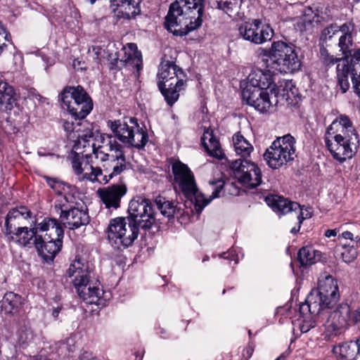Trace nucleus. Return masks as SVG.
Listing matches in <instances>:
<instances>
[{
	"label": "nucleus",
	"mask_w": 360,
	"mask_h": 360,
	"mask_svg": "<svg viewBox=\"0 0 360 360\" xmlns=\"http://www.w3.org/2000/svg\"><path fill=\"white\" fill-rule=\"evenodd\" d=\"M101 143L96 148L92 143L91 148L96 158L103 162V169L96 167L97 182L105 184L127 169V160L124 146L113 136H103Z\"/></svg>",
	"instance_id": "obj_3"
},
{
	"label": "nucleus",
	"mask_w": 360,
	"mask_h": 360,
	"mask_svg": "<svg viewBox=\"0 0 360 360\" xmlns=\"http://www.w3.org/2000/svg\"><path fill=\"white\" fill-rule=\"evenodd\" d=\"M350 56L352 58L349 62L344 60L337 65L338 84L342 93H345L349 88L348 70H352L355 65L360 66V49Z\"/></svg>",
	"instance_id": "obj_25"
},
{
	"label": "nucleus",
	"mask_w": 360,
	"mask_h": 360,
	"mask_svg": "<svg viewBox=\"0 0 360 360\" xmlns=\"http://www.w3.org/2000/svg\"><path fill=\"white\" fill-rule=\"evenodd\" d=\"M107 125L114 133L115 137L127 147L137 149L143 148L148 141L145 127H141L136 118L108 120Z\"/></svg>",
	"instance_id": "obj_9"
},
{
	"label": "nucleus",
	"mask_w": 360,
	"mask_h": 360,
	"mask_svg": "<svg viewBox=\"0 0 360 360\" xmlns=\"http://www.w3.org/2000/svg\"><path fill=\"white\" fill-rule=\"evenodd\" d=\"M76 63H77L78 64H79V61H78V60H74L73 66H74V68H76Z\"/></svg>",
	"instance_id": "obj_59"
},
{
	"label": "nucleus",
	"mask_w": 360,
	"mask_h": 360,
	"mask_svg": "<svg viewBox=\"0 0 360 360\" xmlns=\"http://www.w3.org/2000/svg\"><path fill=\"white\" fill-rule=\"evenodd\" d=\"M32 338V333L30 330L22 332L20 335V341L24 344L30 342Z\"/></svg>",
	"instance_id": "obj_50"
},
{
	"label": "nucleus",
	"mask_w": 360,
	"mask_h": 360,
	"mask_svg": "<svg viewBox=\"0 0 360 360\" xmlns=\"http://www.w3.org/2000/svg\"><path fill=\"white\" fill-rule=\"evenodd\" d=\"M233 143L236 155L240 156L242 160H246L253 151L252 144L240 133L234 134Z\"/></svg>",
	"instance_id": "obj_37"
},
{
	"label": "nucleus",
	"mask_w": 360,
	"mask_h": 360,
	"mask_svg": "<svg viewBox=\"0 0 360 360\" xmlns=\"http://www.w3.org/2000/svg\"><path fill=\"white\" fill-rule=\"evenodd\" d=\"M319 58L321 62L328 67L333 65L335 63H338V65L342 63V61L344 60L340 58H335L333 55L330 54L328 51L324 47H321L320 49Z\"/></svg>",
	"instance_id": "obj_42"
},
{
	"label": "nucleus",
	"mask_w": 360,
	"mask_h": 360,
	"mask_svg": "<svg viewBox=\"0 0 360 360\" xmlns=\"http://www.w3.org/2000/svg\"><path fill=\"white\" fill-rule=\"evenodd\" d=\"M339 232V230L335 229H328L325 232V236L327 238H330L332 236H335L337 233Z\"/></svg>",
	"instance_id": "obj_53"
},
{
	"label": "nucleus",
	"mask_w": 360,
	"mask_h": 360,
	"mask_svg": "<svg viewBox=\"0 0 360 360\" xmlns=\"http://www.w3.org/2000/svg\"><path fill=\"white\" fill-rule=\"evenodd\" d=\"M204 0H176L165 18V28L176 36H184L202 25Z\"/></svg>",
	"instance_id": "obj_2"
},
{
	"label": "nucleus",
	"mask_w": 360,
	"mask_h": 360,
	"mask_svg": "<svg viewBox=\"0 0 360 360\" xmlns=\"http://www.w3.org/2000/svg\"><path fill=\"white\" fill-rule=\"evenodd\" d=\"M127 212V221L138 224L141 229H149L155 221V212L148 199L137 197L131 200Z\"/></svg>",
	"instance_id": "obj_13"
},
{
	"label": "nucleus",
	"mask_w": 360,
	"mask_h": 360,
	"mask_svg": "<svg viewBox=\"0 0 360 360\" xmlns=\"http://www.w3.org/2000/svg\"><path fill=\"white\" fill-rule=\"evenodd\" d=\"M67 274L73 278L72 282L79 297L87 304H101L103 290L98 281L92 278L88 265L80 259H75L70 265Z\"/></svg>",
	"instance_id": "obj_6"
},
{
	"label": "nucleus",
	"mask_w": 360,
	"mask_h": 360,
	"mask_svg": "<svg viewBox=\"0 0 360 360\" xmlns=\"http://www.w3.org/2000/svg\"><path fill=\"white\" fill-rule=\"evenodd\" d=\"M8 34L6 33V30L1 23V22H0V42H1L3 39L8 40ZM3 45H4V43H0V53L2 51Z\"/></svg>",
	"instance_id": "obj_49"
},
{
	"label": "nucleus",
	"mask_w": 360,
	"mask_h": 360,
	"mask_svg": "<svg viewBox=\"0 0 360 360\" xmlns=\"http://www.w3.org/2000/svg\"><path fill=\"white\" fill-rule=\"evenodd\" d=\"M333 353L338 360H355L360 354V336L356 341L340 343L333 347Z\"/></svg>",
	"instance_id": "obj_28"
},
{
	"label": "nucleus",
	"mask_w": 360,
	"mask_h": 360,
	"mask_svg": "<svg viewBox=\"0 0 360 360\" xmlns=\"http://www.w3.org/2000/svg\"><path fill=\"white\" fill-rule=\"evenodd\" d=\"M248 334H249L250 336L251 335V330H249Z\"/></svg>",
	"instance_id": "obj_62"
},
{
	"label": "nucleus",
	"mask_w": 360,
	"mask_h": 360,
	"mask_svg": "<svg viewBox=\"0 0 360 360\" xmlns=\"http://www.w3.org/2000/svg\"><path fill=\"white\" fill-rule=\"evenodd\" d=\"M155 203L161 214L169 219L174 217L179 212V209L172 202L167 200L164 197H157Z\"/></svg>",
	"instance_id": "obj_40"
},
{
	"label": "nucleus",
	"mask_w": 360,
	"mask_h": 360,
	"mask_svg": "<svg viewBox=\"0 0 360 360\" xmlns=\"http://www.w3.org/2000/svg\"><path fill=\"white\" fill-rule=\"evenodd\" d=\"M72 167L75 173L79 176V179H86L93 183L97 182L96 167L90 165L87 160L83 159L81 161L78 158H74L72 160Z\"/></svg>",
	"instance_id": "obj_32"
},
{
	"label": "nucleus",
	"mask_w": 360,
	"mask_h": 360,
	"mask_svg": "<svg viewBox=\"0 0 360 360\" xmlns=\"http://www.w3.org/2000/svg\"><path fill=\"white\" fill-rule=\"evenodd\" d=\"M243 0H213L216 8L222 11L230 17L239 15Z\"/></svg>",
	"instance_id": "obj_36"
},
{
	"label": "nucleus",
	"mask_w": 360,
	"mask_h": 360,
	"mask_svg": "<svg viewBox=\"0 0 360 360\" xmlns=\"http://www.w3.org/2000/svg\"><path fill=\"white\" fill-rule=\"evenodd\" d=\"M33 360H51V359H47L46 357L41 356L35 357Z\"/></svg>",
	"instance_id": "obj_57"
},
{
	"label": "nucleus",
	"mask_w": 360,
	"mask_h": 360,
	"mask_svg": "<svg viewBox=\"0 0 360 360\" xmlns=\"http://www.w3.org/2000/svg\"><path fill=\"white\" fill-rule=\"evenodd\" d=\"M341 25L331 24L323 30L321 37L323 38L324 40H331L334 35L338 32H341Z\"/></svg>",
	"instance_id": "obj_45"
},
{
	"label": "nucleus",
	"mask_w": 360,
	"mask_h": 360,
	"mask_svg": "<svg viewBox=\"0 0 360 360\" xmlns=\"http://www.w3.org/2000/svg\"><path fill=\"white\" fill-rule=\"evenodd\" d=\"M357 247L356 244L345 243L340 248V252L343 262L350 263L357 256Z\"/></svg>",
	"instance_id": "obj_41"
},
{
	"label": "nucleus",
	"mask_w": 360,
	"mask_h": 360,
	"mask_svg": "<svg viewBox=\"0 0 360 360\" xmlns=\"http://www.w3.org/2000/svg\"><path fill=\"white\" fill-rule=\"evenodd\" d=\"M341 34L339 37L338 46L340 51L347 56L352 54L354 44V36L356 34V26L352 20L341 25Z\"/></svg>",
	"instance_id": "obj_27"
},
{
	"label": "nucleus",
	"mask_w": 360,
	"mask_h": 360,
	"mask_svg": "<svg viewBox=\"0 0 360 360\" xmlns=\"http://www.w3.org/2000/svg\"><path fill=\"white\" fill-rule=\"evenodd\" d=\"M138 224L127 221L125 217L112 219L108 226V239L117 248H125L131 245L139 235Z\"/></svg>",
	"instance_id": "obj_12"
},
{
	"label": "nucleus",
	"mask_w": 360,
	"mask_h": 360,
	"mask_svg": "<svg viewBox=\"0 0 360 360\" xmlns=\"http://www.w3.org/2000/svg\"><path fill=\"white\" fill-rule=\"evenodd\" d=\"M262 56L263 62L272 72H294L301 66L295 46L283 41H274L270 49H262Z\"/></svg>",
	"instance_id": "obj_5"
},
{
	"label": "nucleus",
	"mask_w": 360,
	"mask_h": 360,
	"mask_svg": "<svg viewBox=\"0 0 360 360\" xmlns=\"http://www.w3.org/2000/svg\"><path fill=\"white\" fill-rule=\"evenodd\" d=\"M58 223L65 228L70 230L77 229L86 226L90 221L87 209L75 207L67 208L65 205L60 207Z\"/></svg>",
	"instance_id": "obj_18"
},
{
	"label": "nucleus",
	"mask_w": 360,
	"mask_h": 360,
	"mask_svg": "<svg viewBox=\"0 0 360 360\" xmlns=\"http://www.w3.org/2000/svg\"><path fill=\"white\" fill-rule=\"evenodd\" d=\"M185 75L181 68L174 62L165 60L160 64L157 75L158 86L167 103L172 106L184 89Z\"/></svg>",
	"instance_id": "obj_8"
},
{
	"label": "nucleus",
	"mask_w": 360,
	"mask_h": 360,
	"mask_svg": "<svg viewBox=\"0 0 360 360\" xmlns=\"http://www.w3.org/2000/svg\"><path fill=\"white\" fill-rule=\"evenodd\" d=\"M321 257V252L311 246L301 248L298 252V259L302 266L311 265L316 263Z\"/></svg>",
	"instance_id": "obj_39"
},
{
	"label": "nucleus",
	"mask_w": 360,
	"mask_h": 360,
	"mask_svg": "<svg viewBox=\"0 0 360 360\" xmlns=\"http://www.w3.org/2000/svg\"><path fill=\"white\" fill-rule=\"evenodd\" d=\"M40 231L47 232L43 237H37L33 245L37 249L39 255L43 259L49 263L53 260L56 255L60 251L63 245V238L64 231L56 219L45 218L38 224Z\"/></svg>",
	"instance_id": "obj_7"
},
{
	"label": "nucleus",
	"mask_w": 360,
	"mask_h": 360,
	"mask_svg": "<svg viewBox=\"0 0 360 360\" xmlns=\"http://www.w3.org/2000/svg\"><path fill=\"white\" fill-rule=\"evenodd\" d=\"M295 140L290 134L277 138L266 150L264 158L272 169H278L295 157Z\"/></svg>",
	"instance_id": "obj_11"
},
{
	"label": "nucleus",
	"mask_w": 360,
	"mask_h": 360,
	"mask_svg": "<svg viewBox=\"0 0 360 360\" xmlns=\"http://www.w3.org/2000/svg\"><path fill=\"white\" fill-rule=\"evenodd\" d=\"M60 97L62 108L75 120L84 119L93 109L91 98L81 86L65 87Z\"/></svg>",
	"instance_id": "obj_10"
},
{
	"label": "nucleus",
	"mask_w": 360,
	"mask_h": 360,
	"mask_svg": "<svg viewBox=\"0 0 360 360\" xmlns=\"http://www.w3.org/2000/svg\"><path fill=\"white\" fill-rule=\"evenodd\" d=\"M76 360H98L94 354L89 352H82L80 356Z\"/></svg>",
	"instance_id": "obj_51"
},
{
	"label": "nucleus",
	"mask_w": 360,
	"mask_h": 360,
	"mask_svg": "<svg viewBox=\"0 0 360 360\" xmlns=\"http://www.w3.org/2000/svg\"><path fill=\"white\" fill-rule=\"evenodd\" d=\"M276 360H281V357L277 358Z\"/></svg>",
	"instance_id": "obj_63"
},
{
	"label": "nucleus",
	"mask_w": 360,
	"mask_h": 360,
	"mask_svg": "<svg viewBox=\"0 0 360 360\" xmlns=\"http://www.w3.org/2000/svg\"><path fill=\"white\" fill-rule=\"evenodd\" d=\"M39 231H40L38 228V224L35 227L30 229L26 226H18L13 236L14 240L16 239L21 245L28 246L33 244L37 237H41V235L38 234Z\"/></svg>",
	"instance_id": "obj_34"
},
{
	"label": "nucleus",
	"mask_w": 360,
	"mask_h": 360,
	"mask_svg": "<svg viewBox=\"0 0 360 360\" xmlns=\"http://www.w3.org/2000/svg\"><path fill=\"white\" fill-rule=\"evenodd\" d=\"M340 238L349 240L348 243L356 244V246H359L360 245V237L356 236L354 238L353 233L350 231H344L341 235L338 236V238Z\"/></svg>",
	"instance_id": "obj_48"
},
{
	"label": "nucleus",
	"mask_w": 360,
	"mask_h": 360,
	"mask_svg": "<svg viewBox=\"0 0 360 360\" xmlns=\"http://www.w3.org/2000/svg\"><path fill=\"white\" fill-rule=\"evenodd\" d=\"M253 352V348L250 346L248 347L246 349L243 350V356L244 358L248 360L249 358L251 357Z\"/></svg>",
	"instance_id": "obj_52"
},
{
	"label": "nucleus",
	"mask_w": 360,
	"mask_h": 360,
	"mask_svg": "<svg viewBox=\"0 0 360 360\" xmlns=\"http://www.w3.org/2000/svg\"><path fill=\"white\" fill-rule=\"evenodd\" d=\"M325 143L333 158L342 164L356 153L359 135L349 118L345 115L337 117L328 127Z\"/></svg>",
	"instance_id": "obj_1"
},
{
	"label": "nucleus",
	"mask_w": 360,
	"mask_h": 360,
	"mask_svg": "<svg viewBox=\"0 0 360 360\" xmlns=\"http://www.w3.org/2000/svg\"><path fill=\"white\" fill-rule=\"evenodd\" d=\"M277 74L268 70L265 65V69L252 70L248 77V81L245 88L248 89H259V90L270 91L271 94H276V84L274 76Z\"/></svg>",
	"instance_id": "obj_19"
},
{
	"label": "nucleus",
	"mask_w": 360,
	"mask_h": 360,
	"mask_svg": "<svg viewBox=\"0 0 360 360\" xmlns=\"http://www.w3.org/2000/svg\"><path fill=\"white\" fill-rule=\"evenodd\" d=\"M61 310V307H56V308H54L52 311V316L54 317V318H57L58 316V314L60 313Z\"/></svg>",
	"instance_id": "obj_55"
},
{
	"label": "nucleus",
	"mask_w": 360,
	"mask_h": 360,
	"mask_svg": "<svg viewBox=\"0 0 360 360\" xmlns=\"http://www.w3.org/2000/svg\"><path fill=\"white\" fill-rule=\"evenodd\" d=\"M201 141L203 147L210 155L216 158L221 155L219 142L214 136L212 129L205 127Z\"/></svg>",
	"instance_id": "obj_35"
},
{
	"label": "nucleus",
	"mask_w": 360,
	"mask_h": 360,
	"mask_svg": "<svg viewBox=\"0 0 360 360\" xmlns=\"http://www.w3.org/2000/svg\"><path fill=\"white\" fill-rule=\"evenodd\" d=\"M311 291L330 294L332 298L335 297V295H340L338 282L330 275L321 277L319 279L318 288L312 290Z\"/></svg>",
	"instance_id": "obj_38"
},
{
	"label": "nucleus",
	"mask_w": 360,
	"mask_h": 360,
	"mask_svg": "<svg viewBox=\"0 0 360 360\" xmlns=\"http://www.w3.org/2000/svg\"><path fill=\"white\" fill-rule=\"evenodd\" d=\"M22 303L20 295L13 292H6L0 302L1 312L4 314H17Z\"/></svg>",
	"instance_id": "obj_33"
},
{
	"label": "nucleus",
	"mask_w": 360,
	"mask_h": 360,
	"mask_svg": "<svg viewBox=\"0 0 360 360\" xmlns=\"http://www.w3.org/2000/svg\"><path fill=\"white\" fill-rule=\"evenodd\" d=\"M31 217V212L27 207L20 206L11 209L7 214L5 219V234L11 239L14 240L13 233L18 226L23 224L24 221Z\"/></svg>",
	"instance_id": "obj_22"
},
{
	"label": "nucleus",
	"mask_w": 360,
	"mask_h": 360,
	"mask_svg": "<svg viewBox=\"0 0 360 360\" xmlns=\"http://www.w3.org/2000/svg\"><path fill=\"white\" fill-rule=\"evenodd\" d=\"M240 35L255 44H262L270 41L274 36V30L267 24H262L259 20L245 22L239 27Z\"/></svg>",
	"instance_id": "obj_16"
},
{
	"label": "nucleus",
	"mask_w": 360,
	"mask_h": 360,
	"mask_svg": "<svg viewBox=\"0 0 360 360\" xmlns=\"http://www.w3.org/2000/svg\"><path fill=\"white\" fill-rule=\"evenodd\" d=\"M45 179L48 185L52 188L57 193L61 194L64 189V184L56 179H52L49 176H45Z\"/></svg>",
	"instance_id": "obj_46"
},
{
	"label": "nucleus",
	"mask_w": 360,
	"mask_h": 360,
	"mask_svg": "<svg viewBox=\"0 0 360 360\" xmlns=\"http://www.w3.org/2000/svg\"><path fill=\"white\" fill-rule=\"evenodd\" d=\"M18 105L13 88L7 82L0 80V110L10 113Z\"/></svg>",
	"instance_id": "obj_31"
},
{
	"label": "nucleus",
	"mask_w": 360,
	"mask_h": 360,
	"mask_svg": "<svg viewBox=\"0 0 360 360\" xmlns=\"http://www.w3.org/2000/svg\"><path fill=\"white\" fill-rule=\"evenodd\" d=\"M270 95H271L270 91L259 90V89L255 90L244 88L242 91L243 99L247 104L254 107L260 112H265L272 107Z\"/></svg>",
	"instance_id": "obj_21"
},
{
	"label": "nucleus",
	"mask_w": 360,
	"mask_h": 360,
	"mask_svg": "<svg viewBox=\"0 0 360 360\" xmlns=\"http://www.w3.org/2000/svg\"><path fill=\"white\" fill-rule=\"evenodd\" d=\"M230 167L234 178L246 188H255L262 183L261 170L254 162L238 159L232 161Z\"/></svg>",
	"instance_id": "obj_14"
},
{
	"label": "nucleus",
	"mask_w": 360,
	"mask_h": 360,
	"mask_svg": "<svg viewBox=\"0 0 360 360\" xmlns=\"http://www.w3.org/2000/svg\"><path fill=\"white\" fill-rule=\"evenodd\" d=\"M294 212L297 215L298 224H301L304 219L311 218V212L310 207L303 208L300 205V208L297 210V212Z\"/></svg>",
	"instance_id": "obj_47"
},
{
	"label": "nucleus",
	"mask_w": 360,
	"mask_h": 360,
	"mask_svg": "<svg viewBox=\"0 0 360 360\" xmlns=\"http://www.w3.org/2000/svg\"><path fill=\"white\" fill-rule=\"evenodd\" d=\"M352 70H348V77L351 81L354 92L360 97V66L355 65Z\"/></svg>",
	"instance_id": "obj_43"
},
{
	"label": "nucleus",
	"mask_w": 360,
	"mask_h": 360,
	"mask_svg": "<svg viewBox=\"0 0 360 360\" xmlns=\"http://www.w3.org/2000/svg\"><path fill=\"white\" fill-rule=\"evenodd\" d=\"M207 260H208V257L206 256L205 258H203L202 262H205Z\"/></svg>",
	"instance_id": "obj_60"
},
{
	"label": "nucleus",
	"mask_w": 360,
	"mask_h": 360,
	"mask_svg": "<svg viewBox=\"0 0 360 360\" xmlns=\"http://www.w3.org/2000/svg\"><path fill=\"white\" fill-rule=\"evenodd\" d=\"M127 192V186L121 183L99 188L97 191V194L105 208L117 210L120 207L121 199Z\"/></svg>",
	"instance_id": "obj_20"
},
{
	"label": "nucleus",
	"mask_w": 360,
	"mask_h": 360,
	"mask_svg": "<svg viewBox=\"0 0 360 360\" xmlns=\"http://www.w3.org/2000/svg\"><path fill=\"white\" fill-rule=\"evenodd\" d=\"M350 307L346 303H342L328 315L323 324V335L326 339H330L342 334L349 325Z\"/></svg>",
	"instance_id": "obj_15"
},
{
	"label": "nucleus",
	"mask_w": 360,
	"mask_h": 360,
	"mask_svg": "<svg viewBox=\"0 0 360 360\" xmlns=\"http://www.w3.org/2000/svg\"><path fill=\"white\" fill-rule=\"evenodd\" d=\"M300 226H301V224H298V226L296 228V227H293L291 230H290V232L292 233H297L299 231H300Z\"/></svg>",
	"instance_id": "obj_56"
},
{
	"label": "nucleus",
	"mask_w": 360,
	"mask_h": 360,
	"mask_svg": "<svg viewBox=\"0 0 360 360\" xmlns=\"http://www.w3.org/2000/svg\"><path fill=\"white\" fill-rule=\"evenodd\" d=\"M266 202L274 212L281 214L297 212L300 208V204L280 195L267 196Z\"/></svg>",
	"instance_id": "obj_29"
},
{
	"label": "nucleus",
	"mask_w": 360,
	"mask_h": 360,
	"mask_svg": "<svg viewBox=\"0 0 360 360\" xmlns=\"http://www.w3.org/2000/svg\"><path fill=\"white\" fill-rule=\"evenodd\" d=\"M340 295H335L332 298L330 294L311 291L307 295L305 302L300 305L301 314L310 312L313 314H320L321 311L335 306L338 302Z\"/></svg>",
	"instance_id": "obj_17"
},
{
	"label": "nucleus",
	"mask_w": 360,
	"mask_h": 360,
	"mask_svg": "<svg viewBox=\"0 0 360 360\" xmlns=\"http://www.w3.org/2000/svg\"><path fill=\"white\" fill-rule=\"evenodd\" d=\"M141 2V0H110V7L117 18L129 20L140 14Z\"/></svg>",
	"instance_id": "obj_24"
},
{
	"label": "nucleus",
	"mask_w": 360,
	"mask_h": 360,
	"mask_svg": "<svg viewBox=\"0 0 360 360\" xmlns=\"http://www.w3.org/2000/svg\"><path fill=\"white\" fill-rule=\"evenodd\" d=\"M77 122L75 123L73 121L68 120H63V127L66 132L67 137L72 141L78 140L79 144L83 143V147L86 148V143L91 147L89 142L94 141L93 134L91 131H88L86 133H82L79 128H77L80 126L89 125L86 121L82 120H77Z\"/></svg>",
	"instance_id": "obj_23"
},
{
	"label": "nucleus",
	"mask_w": 360,
	"mask_h": 360,
	"mask_svg": "<svg viewBox=\"0 0 360 360\" xmlns=\"http://www.w3.org/2000/svg\"><path fill=\"white\" fill-rule=\"evenodd\" d=\"M14 59L15 60V63L16 64L18 63V66L19 68H20L22 64V56H20L19 54H15V55H14Z\"/></svg>",
	"instance_id": "obj_54"
},
{
	"label": "nucleus",
	"mask_w": 360,
	"mask_h": 360,
	"mask_svg": "<svg viewBox=\"0 0 360 360\" xmlns=\"http://www.w3.org/2000/svg\"><path fill=\"white\" fill-rule=\"evenodd\" d=\"M121 61L124 62L125 65L129 68L136 70V77L139 76L140 71L143 68V60L141 53L137 50V46L135 44H127V48L124 49V57L121 59Z\"/></svg>",
	"instance_id": "obj_30"
},
{
	"label": "nucleus",
	"mask_w": 360,
	"mask_h": 360,
	"mask_svg": "<svg viewBox=\"0 0 360 360\" xmlns=\"http://www.w3.org/2000/svg\"><path fill=\"white\" fill-rule=\"evenodd\" d=\"M302 315L303 316H306L300 326L301 332L304 333L315 327L316 321L314 319V316H319V314H313L310 312H307L306 314Z\"/></svg>",
	"instance_id": "obj_44"
},
{
	"label": "nucleus",
	"mask_w": 360,
	"mask_h": 360,
	"mask_svg": "<svg viewBox=\"0 0 360 360\" xmlns=\"http://www.w3.org/2000/svg\"><path fill=\"white\" fill-rule=\"evenodd\" d=\"M229 255H230V253H226V252L223 253V257L224 259H229Z\"/></svg>",
	"instance_id": "obj_58"
},
{
	"label": "nucleus",
	"mask_w": 360,
	"mask_h": 360,
	"mask_svg": "<svg viewBox=\"0 0 360 360\" xmlns=\"http://www.w3.org/2000/svg\"><path fill=\"white\" fill-rule=\"evenodd\" d=\"M174 180L178 184L185 196L194 205L198 213L202 212L213 199L218 198L219 193L224 186V182L219 179L216 181H210L212 194L205 198L197 188L194 175L188 167L179 160H175L172 165Z\"/></svg>",
	"instance_id": "obj_4"
},
{
	"label": "nucleus",
	"mask_w": 360,
	"mask_h": 360,
	"mask_svg": "<svg viewBox=\"0 0 360 360\" xmlns=\"http://www.w3.org/2000/svg\"><path fill=\"white\" fill-rule=\"evenodd\" d=\"M38 155H40V156H43L44 155V154L41 153L40 151H38Z\"/></svg>",
	"instance_id": "obj_61"
},
{
	"label": "nucleus",
	"mask_w": 360,
	"mask_h": 360,
	"mask_svg": "<svg viewBox=\"0 0 360 360\" xmlns=\"http://www.w3.org/2000/svg\"><path fill=\"white\" fill-rule=\"evenodd\" d=\"M321 18L318 11L311 7L304 8L302 15L296 21L295 28L300 32L311 33L321 23Z\"/></svg>",
	"instance_id": "obj_26"
}]
</instances>
